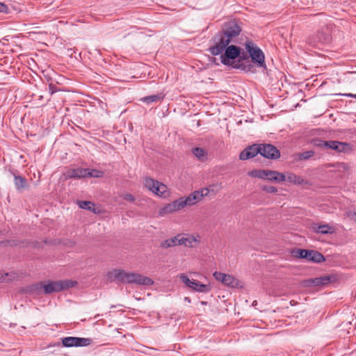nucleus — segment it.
<instances>
[{
  "instance_id": "obj_1",
  "label": "nucleus",
  "mask_w": 356,
  "mask_h": 356,
  "mask_svg": "<svg viewBox=\"0 0 356 356\" xmlns=\"http://www.w3.org/2000/svg\"><path fill=\"white\" fill-rule=\"evenodd\" d=\"M108 276L121 283L136 284L145 286H150L154 284L153 280L149 277L138 273H128L121 269H116L109 272Z\"/></svg>"
},
{
  "instance_id": "obj_2",
  "label": "nucleus",
  "mask_w": 356,
  "mask_h": 356,
  "mask_svg": "<svg viewBox=\"0 0 356 356\" xmlns=\"http://www.w3.org/2000/svg\"><path fill=\"white\" fill-rule=\"evenodd\" d=\"M76 284V282L69 280H59V281H48L43 284L39 282L36 284L31 286V291H39L42 289H43L44 293L51 294L53 293H57L62 291L65 289H68L74 286Z\"/></svg>"
},
{
  "instance_id": "obj_3",
  "label": "nucleus",
  "mask_w": 356,
  "mask_h": 356,
  "mask_svg": "<svg viewBox=\"0 0 356 356\" xmlns=\"http://www.w3.org/2000/svg\"><path fill=\"white\" fill-rule=\"evenodd\" d=\"M216 191L211 187L203 188L200 190L195 191L188 196H183L179 198L182 209L185 207L195 205L202 200L204 197H208L211 199L216 195Z\"/></svg>"
},
{
  "instance_id": "obj_4",
  "label": "nucleus",
  "mask_w": 356,
  "mask_h": 356,
  "mask_svg": "<svg viewBox=\"0 0 356 356\" xmlns=\"http://www.w3.org/2000/svg\"><path fill=\"white\" fill-rule=\"evenodd\" d=\"M65 178H101L104 172L90 168H72L67 170L65 173Z\"/></svg>"
},
{
  "instance_id": "obj_5",
  "label": "nucleus",
  "mask_w": 356,
  "mask_h": 356,
  "mask_svg": "<svg viewBox=\"0 0 356 356\" xmlns=\"http://www.w3.org/2000/svg\"><path fill=\"white\" fill-rule=\"evenodd\" d=\"M245 47L252 63L257 67L266 69L265 55L262 50L252 41H247L245 44Z\"/></svg>"
},
{
  "instance_id": "obj_6",
  "label": "nucleus",
  "mask_w": 356,
  "mask_h": 356,
  "mask_svg": "<svg viewBox=\"0 0 356 356\" xmlns=\"http://www.w3.org/2000/svg\"><path fill=\"white\" fill-rule=\"evenodd\" d=\"M197 239L193 236L185 237V236L183 234H177L174 237L168 238L162 241L160 244V247L163 249H167L177 245L193 247V243H195Z\"/></svg>"
},
{
  "instance_id": "obj_7",
  "label": "nucleus",
  "mask_w": 356,
  "mask_h": 356,
  "mask_svg": "<svg viewBox=\"0 0 356 356\" xmlns=\"http://www.w3.org/2000/svg\"><path fill=\"white\" fill-rule=\"evenodd\" d=\"M295 257L304 259L307 261H312L316 264L323 262L325 259L319 252L313 250L296 249L293 252Z\"/></svg>"
},
{
  "instance_id": "obj_8",
  "label": "nucleus",
  "mask_w": 356,
  "mask_h": 356,
  "mask_svg": "<svg viewBox=\"0 0 356 356\" xmlns=\"http://www.w3.org/2000/svg\"><path fill=\"white\" fill-rule=\"evenodd\" d=\"M179 277L188 288L193 291L207 293L211 289L209 284H202L195 280H190L184 274H179Z\"/></svg>"
},
{
  "instance_id": "obj_9",
  "label": "nucleus",
  "mask_w": 356,
  "mask_h": 356,
  "mask_svg": "<svg viewBox=\"0 0 356 356\" xmlns=\"http://www.w3.org/2000/svg\"><path fill=\"white\" fill-rule=\"evenodd\" d=\"M215 44L209 48L210 53L213 56L221 54L228 44L231 42L229 39L221 32H219L214 38Z\"/></svg>"
},
{
  "instance_id": "obj_10",
  "label": "nucleus",
  "mask_w": 356,
  "mask_h": 356,
  "mask_svg": "<svg viewBox=\"0 0 356 356\" xmlns=\"http://www.w3.org/2000/svg\"><path fill=\"white\" fill-rule=\"evenodd\" d=\"M145 186L159 197H165L168 195L167 186L157 179H145Z\"/></svg>"
},
{
  "instance_id": "obj_11",
  "label": "nucleus",
  "mask_w": 356,
  "mask_h": 356,
  "mask_svg": "<svg viewBox=\"0 0 356 356\" xmlns=\"http://www.w3.org/2000/svg\"><path fill=\"white\" fill-rule=\"evenodd\" d=\"M317 145L325 149L335 150L337 152H346L351 149L350 144L337 140H319Z\"/></svg>"
},
{
  "instance_id": "obj_12",
  "label": "nucleus",
  "mask_w": 356,
  "mask_h": 356,
  "mask_svg": "<svg viewBox=\"0 0 356 356\" xmlns=\"http://www.w3.org/2000/svg\"><path fill=\"white\" fill-rule=\"evenodd\" d=\"M92 342L90 338L66 337L62 339V344L66 348L85 347L90 345Z\"/></svg>"
},
{
  "instance_id": "obj_13",
  "label": "nucleus",
  "mask_w": 356,
  "mask_h": 356,
  "mask_svg": "<svg viewBox=\"0 0 356 356\" xmlns=\"http://www.w3.org/2000/svg\"><path fill=\"white\" fill-rule=\"evenodd\" d=\"M259 153L266 159H277L280 156V151L271 144H259Z\"/></svg>"
},
{
  "instance_id": "obj_14",
  "label": "nucleus",
  "mask_w": 356,
  "mask_h": 356,
  "mask_svg": "<svg viewBox=\"0 0 356 356\" xmlns=\"http://www.w3.org/2000/svg\"><path fill=\"white\" fill-rule=\"evenodd\" d=\"M224 51L225 54L221 56V62L224 65H229V59L234 60L240 56L241 49L235 45L227 46Z\"/></svg>"
},
{
  "instance_id": "obj_15",
  "label": "nucleus",
  "mask_w": 356,
  "mask_h": 356,
  "mask_svg": "<svg viewBox=\"0 0 356 356\" xmlns=\"http://www.w3.org/2000/svg\"><path fill=\"white\" fill-rule=\"evenodd\" d=\"M250 175L254 178H286L283 173L268 170H262L250 172Z\"/></svg>"
},
{
  "instance_id": "obj_16",
  "label": "nucleus",
  "mask_w": 356,
  "mask_h": 356,
  "mask_svg": "<svg viewBox=\"0 0 356 356\" xmlns=\"http://www.w3.org/2000/svg\"><path fill=\"white\" fill-rule=\"evenodd\" d=\"M181 209H182V207L178 198L170 203L165 204L163 207H161L159 211V216H164Z\"/></svg>"
},
{
  "instance_id": "obj_17",
  "label": "nucleus",
  "mask_w": 356,
  "mask_h": 356,
  "mask_svg": "<svg viewBox=\"0 0 356 356\" xmlns=\"http://www.w3.org/2000/svg\"><path fill=\"white\" fill-rule=\"evenodd\" d=\"M241 31V27L234 22H229L225 29L221 31L227 38L229 39L230 41L236 36H238Z\"/></svg>"
},
{
  "instance_id": "obj_18",
  "label": "nucleus",
  "mask_w": 356,
  "mask_h": 356,
  "mask_svg": "<svg viewBox=\"0 0 356 356\" xmlns=\"http://www.w3.org/2000/svg\"><path fill=\"white\" fill-rule=\"evenodd\" d=\"M260 152L259 149V144H253L245 148L239 154V159L245 161L254 158Z\"/></svg>"
},
{
  "instance_id": "obj_19",
  "label": "nucleus",
  "mask_w": 356,
  "mask_h": 356,
  "mask_svg": "<svg viewBox=\"0 0 356 356\" xmlns=\"http://www.w3.org/2000/svg\"><path fill=\"white\" fill-rule=\"evenodd\" d=\"M312 229L315 233L323 234H333L335 232V228L327 224L319 225L314 223L312 225Z\"/></svg>"
},
{
  "instance_id": "obj_20",
  "label": "nucleus",
  "mask_w": 356,
  "mask_h": 356,
  "mask_svg": "<svg viewBox=\"0 0 356 356\" xmlns=\"http://www.w3.org/2000/svg\"><path fill=\"white\" fill-rule=\"evenodd\" d=\"M193 155L200 161H205L207 160V152L201 147H194L191 150Z\"/></svg>"
},
{
  "instance_id": "obj_21",
  "label": "nucleus",
  "mask_w": 356,
  "mask_h": 356,
  "mask_svg": "<svg viewBox=\"0 0 356 356\" xmlns=\"http://www.w3.org/2000/svg\"><path fill=\"white\" fill-rule=\"evenodd\" d=\"M332 279L331 276L325 275L319 277L312 278L313 286H323L330 282Z\"/></svg>"
},
{
  "instance_id": "obj_22",
  "label": "nucleus",
  "mask_w": 356,
  "mask_h": 356,
  "mask_svg": "<svg viewBox=\"0 0 356 356\" xmlns=\"http://www.w3.org/2000/svg\"><path fill=\"white\" fill-rule=\"evenodd\" d=\"M77 204L81 209H86V210L93 211V212L96 213L95 209V204L90 201L79 200L77 202Z\"/></svg>"
},
{
  "instance_id": "obj_23",
  "label": "nucleus",
  "mask_w": 356,
  "mask_h": 356,
  "mask_svg": "<svg viewBox=\"0 0 356 356\" xmlns=\"http://www.w3.org/2000/svg\"><path fill=\"white\" fill-rule=\"evenodd\" d=\"M164 97V95L162 94H157V95H149L146 96L141 99V100L147 104H150L152 102H156L158 101H160L163 99Z\"/></svg>"
},
{
  "instance_id": "obj_24",
  "label": "nucleus",
  "mask_w": 356,
  "mask_h": 356,
  "mask_svg": "<svg viewBox=\"0 0 356 356\" xmlns=\"http://www.w3.org/2000/svg\"><path fill=\"white\" fill-rule=\"evenodd\" d=\"M225 277L223 284L231 287H234L238 284V280L234 277L232 275L226 274Z\"/></svg>"
},
{
  "instance_id": "obj_25",
  "label": "nucleus",
  "mask_w": 356,
  "mask_h": 356,
  "mask_svg": "<svg viewBox=\"0 0 356 356\" xmlns=\"http://www.w3.org/2000/svg\"><path fill=\"white\" fill-rule=\"evenodd\" d=\"M28 179H15V184L19 191H22L28 188Z\"/></svg>"
},
{
  "instance_id": "obj_26",
  "label": "nucleus",
  "mask_w": 356,
  "mask_h": 356,
  "mask_svg": "<svg viewBox=\"0 0 356 356\" xmlns=\"http://www.w3.org/2000/svg\"><path fill=\"white\" fill-rule=\"evenodd\" d=\"M318 37L319 42L321 43H327L330 41V36L328 34L318 33Z\"/></svg>"
},
{
  "instance_id": "obj_27",
  "label": "nucleus",
  "mask_w": 356,
  "mask_h": 356,
  "mask_svg": "<svg viewBox=\"0 0 356 356\" xmlns=\"http://www.w3.org/2000/svg\"><path fill=\"white\" fill-rule=\"evenodd\" d=\"M240 67H241L244 71L247 72L254 73L256 72L254 65L251 63L242 64L241 65Z\"/></svg>"
},
{
  "instance_id": "obj_28",
  "label": "nucleus",
  "mask_w": 356,
  "mask_h": 356,
  "mask_svg": "<svg viewBox=\"0 0 356 356\" xmlns=\"http://www.w3.org/2000/svg\"><path fill=\"white\" fill-rule=\"evenodd\" d=\"M314 155V151H306V152H304L302 153H301L299 156V158L300 159H303V160H306V159H308L309 158H311L312 156H313Z\"/></svg>"
},
{
  "instance_id": "obj_29",
  "label": "nucleus",
  "mask_w": 356,
  "mask_h": 356,
  "mask_svg": "<svg viewBox=\"0 0 356 356\" xmlns=\"http://www.w3.org/2000/svg\"><path fill=\"white\" fill-rule=\"evenodd\" d=\"M261 189L269 193H274L277 192V188L273 186L264 185L261 186Z\"/></svg>"
},
{
  "instance_id": "obj_30",
  "label": "nucleus",
  "mask_w": 356,
  "mask_h": 356,
  "mask_svg": "<svg viewBox=\"0 0 356 356\" xmlns=\"http://www.w3.org/2000/svg\"><path fill=\"white\" fill-rule=\"evenodd\" d=\"M274 181H275L276 182H278V183H281V182H283L284 181H286V179H273ZM289 181V182L291 183H293L295 184H301L302 183L304 182V179H288Z\"/></svg>"
},
{
  "instance_id": "obj_31",
  "label": "nucleus",
  "mask_w": 356,
  "mask_h": 356,
  "mask_svg": "<svg viewBox=\"0 0 356 356\" xmlns=\"http://www.w3.org/2000/svg\"><path fill=\"white\" fill-rule=\"evenodd\" d=\"M226 274L225 273H220V272H215L213 273V276L214 277L218 280V281H220L222 282V283L224 281V279L225 277H223L224 276H225Z\"/></svg>"
},
{
  "instance_id": "obj_32",
  "label": "nucleus",
  "mask_w": 356,
  "mask_h": 356,
  "mask_svg": "<svg viewBox=\"0 0 356 356\" xmlns=\"http://www.w3.org/2000/svg\"><path fill=\"white\" fill-rule=\"evenodd\" d=\"M0 13H8L9 9L7 5L0 2Z\"/></svg>"
},
{
  "instance_id": "obj_33",
  "label": "nucleus",
  "mask_w": 356,
  "mask_h": 356,
  "mask_svg": "<svg viewBox=\"0 0 356 356\" xmlns=\"http://www.w3.org/2000/svg\"><path fill=\"white\" fill-rule=\"evenodd\" d=\"M123 199L128 202H134L135 200V197L131 194L129 193L124 195Z\"/></svg>"
},
{
  "instance_id": "obj_34",
  "label": "nucleus",
  "mask_w": 356,
  "mask_h": 356,
  "mask_svg": "<svg viewBox=\"0 0 356 356\" xmlns=\"http://www.w3.org/2000/svg\"><path fill=\"white\" fill-rule=\"evenodd\" d=\"M302 285L303 286H305V287H310V286H313V284L312 282V278L311 279H307V280H303L302 282Z\"/></svg>"
},
{
  "instance_id": "obj_35",
  "label": "nucleus",
  "mask_w": 356,
  "mask_h": 356,
  "mask_svg": "<svg viewBox=\"0 0 356 356\" xmlns=\"http://www.w3.org/2000/svg\"><path fill=\"white\" fill-rule=\"evenodd\" d=\"M49 90L51 95H53L58 91L56 86L52 83L49 85Z\"/></svg>"
},
{
  "instance_id": "obj_36",
  "label": "nucleus",
  "mask_w": 356,
  "mask_h": 356,
  "mask_svg": "<svg viewBox=\"0 0 356 356\" xmlns=\"http://www.w3.org/2000/svg\"><path fill=\"white\" fill-rule=\"evenodd\" d=\"M346 95V96H348V97H352L356 98V95L347 94V95Z\"/></svg>"
},
{
  "instance_id": "obj_37",
  "label": "nucleus",
  "mask_w": 356,
  "mask_h": 356,
  "mask_svg": "<svg viewBox=\"0 0 356 356\" xmlns=\"http://www.w3.org/2000/svg\"><path fill=\"white\" fill-rule=\"evenodd\" d=\"M184 300L188 302H191V299L189 297H185L184 298Z\"/></svg>"
},
{
  "instance_id": "obj_38",
  "label": "nucleus",
  "mask_w": 356,
  "mask_h": 356,
  "mask_svg": "<svg viewBox=\"0 0 356 356\" xmlns=\"http://www.w3.org/2000/svg\"><path fill=\"white\" fill-rule=\"evenodd\" d=\"M207 304V302H204V301H201V305H206Z\"/></svg>"
},
{
  "instance_id": "obj_39",
  "label": "nucleus",
  "mask_w": 356,
  "mask_h": 356,
  "mask_svg": "<svg viewBox=\"0 0 356 356\" xmlns=\"http://www.w3.org/2000/svg\"><path fill=\"white\" fill-rule=\"evenodd\" d=\"M15 178L17 179V178H22V177L20 176H15Z\"/></svg>"
},
{
  "instance_id": "obj_40",
  "label": "nucleus",
  "mask_w": 356,
  "mask_h": 356,
  "mask_svg": "<svg viewBox=\"0 0 356 356\" xmlns=\"http://www.w3.org/2000/svg\"><path fill=\"white\" fill-rule=\"evenodd\" d=\"M4 243H5V241H1V242H0V245H3Z\"/></svg>"
},
{
  "instance_id": "obj_41",
  "label": "nucleus",
  "mask_w": 356,
  "mask_h": 356,
  "mask_svg": "<svg viewBox=\"0 0 356 356\" xmlns=\"http://www.w3.org/2000/svg\"><path fill=\"white\" fill-rule=\"evenodd\" d=\"M1 277H3V275ZM0 280H2V281H4V278L3 277L0 278Z\"/></svg>"
},
{
  "instance_id": "obj_42",
  "label": "nucleus",
  "mask_w": 356,
  "mask_h": 356,
  "mask_svg": "<svg viewBox=\"0 0 356 356\" xmlns=\"http://www.w3.org/2000/svg\"><path fill=\"white\" fill-rule=\"evenodd\" d=\"M355 215L356 216V212L355 213Z\"/></svg>"
}]
</instances>
